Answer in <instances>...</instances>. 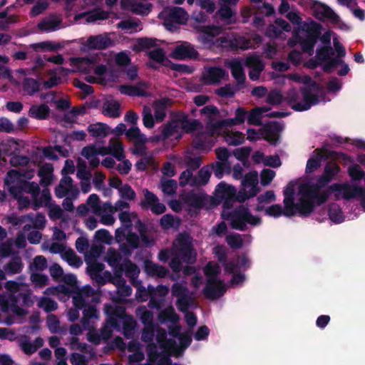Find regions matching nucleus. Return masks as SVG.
Here are the masks:
<instances>
[{"label":"nucleus","instance_id":"f257e3e1","mask_svg":"<svg viewBox=\"0 0 365 365\" xmlns=\"http://www.w3.org/2000/svg\"><path fill=\"white\" fill-rule=\"evenodd\" d=\"M309 185H310L307 182L299 186L301 197L297 202L296 214L304 217H309L314 211L315 202L317 205H322L327 202V195L324 193V190L322 192L317 190L315 194H311L309 192Z\"/></svg>","mask_w":365,"mask_h":365},{"label":"nucleus","instance_id":"f03ea898","mask_svg":"<svg viewBox=\"0 0 365 365\" xmlns=\"http://www.w3.org/2000/svg\"><path fill=\"white\" fill-rule=\"evenodd\" d=\"M302 82L304 85L300 88L303 103H295L292 106V109L298 112L307 110L312 106L317 105L319 103L318 93L322 90V86L313 81L309 76H305Z\"/></svg>","mask_w":365,"mask_h":365},{"label":"nucleus","instance_id":"7ed1b4c3","mask_svg":"<svg viewBox=\"0 0 365 365\" xmlns=\"http://www.w3.org/2000/svg\"><path fill=\"white\" fill-rule=\"evenodd\" d=\"M227 219L230 221L232 229L242 232L247 230V224L257 226L262 223V219L258 216L253 215L249 208L243 205L236 207L228 214Z\"/></svg>","mask_w":365,"mask_h":365},{"label":"nucleus","instance_id":"20e7f679","mask_svg":"<svg viewBox=\"0 0 365 365\" xmlns=\"http://www.w3.org/2000/svg\"><path fill=\"white\" fill-rule=\"evenodd\" d=\"M324 193L327 195V200L329 196L334 193L335 200H339L341 197L345 200H350L356 197H361L365 195V189L362 187L348 183H334L327 189H324Z\"/></svg>","mask_w":365,"mask_h":365},{"label":"nucleus","instance_id":"39448f33","mask_svg":"<svg viewBox=\"0 0 365 365\" xmlns=\"http://www.w3.org/2000/svg\"><path fill=\"white\" fill-rule=\"evenodd\" d=\"M340 166L333 161L326 163L324 167L323 173L317 178V182H308L309 192L311 194H315L317 190L322 192V189L328 187L329 184L340 173Z\"/></svg>","mask_w":365,"mask_h":365},{"label":"nucleus","instance_id":"423d86ee","mask_svg":"<svg viewBox=\"0 0 365 365\" xmlns=\"http://www.w3.org/2000/svg\"><path fill=\"white\" fill-rule=\"evenodd\" d=\"M314 155L310 157L306 165L305 172L310 174L318 170L322 165V160H327L331 158L341 157L342 159L346 160L347 155L343 153H338L336 151L329 150L326 147L323 146L321 149H316L314 151Z\"/></svg>","mask_w":365,"mask_h":365},{"label":"nucleus","instance_id":"0eeeda50","mask_svg":"<svg viewBox=\"0 0 365 365\" xmlns=\"http://www.w3.org/2000/svg\"><path fill=\"white\" fill-rule=\"evenodd\" d=\"M237 190L232 185H228L225 182H220L215 187V197L220 202H222L225 209H231L235 202V194Z\"/></svg>","mask_w":365,"mask_h":365},{"label":"nucleus","instance_id":"6e6552de","mask_svg":"<svg viewBox=\"0 0 365 365\" xmlns=\"http://www.w3.org/2000/svg\"><path fill=\"white\" fill-rule=\"evenodd\" d=\"M164 25L168 31L176 29L177 24H183L187 20V14L180 7H173L164 12Z\"/></svg>","mask_w":365,"mask_h":365},{"label":"nucleus","instance_id":"1a4fd4ad","mask_svg":"<svg viewBox=\"0 0 365 365\" xmlns=\"http://www.w3.org/2000/svg\"><path fill=\"white\" fill-rule=\"evenodd\" d=\"M309 6L317 19L324 21L327 19L333 24L339 22V16L327 4L317 0H310Z\"/></svg>","mask_w":365,"mask_h":365},{"label":"nucleus","instance_id":"9d476101","mask_svg":"<svg viewBox=\"0 0 365 365\" xmlns=\"http://www.w3.org/2000/svg\"><path fill=\"white\" fill-rule=\"evenodd\" d=\"M178 246L176 255L184 262L192 264L196 262V253L190 241L189 236L181 235L178 238Z\"/></svg>","mask_w":365,"mask_h":365},{"label":"nucleus","instance_id":"9b49d317","mask_svg":"<svg viewBox=\"0 0 365 365\" xmlns=\"http://www.w3.org/2000/svg\"><path fill=\"white\" fill-rule=\"evenodd\" d=\"M226 292L224 281L217 279H207L206 285L202 289L204 297L210 300H215L221 297Z\"/></svg>","mask_w":365,"mask_h":365},{"label":"nucleus","instance_id":"f8f14e48","mask_svg":"<svg viewBox=\"0 0 365 365\" xmlns=\"http://www.w3.org/2000/svg\"><path fill=\"white\" fill-rule=\"evenodd\" d=\"M227 76V72L220 66H209L205 68V71L201 76V81L203 84L217 85L219 84L222 79Z\"/></svg>","mask_w":365,"mask_h":365},{"label":"nucleus","instance_id":"ddd939ff","mask_svg":"<svg viewBox=\"0 0 365 365\" xmlns=\"http://www.w3.org/2000/svg\"><path fill=\"white\" fill-rule=\"evenodd\" d=\"M181 200L187 206L199 210L203 208L208 202L207 195L205 192L194 190L182 194Z\"/></svg>","mask_w":365,"mask_h":365},{"label":"nucleus","instance_id":"4468645a","mask_svg":"<svg viewBox=\"0 0 365 365\" xmlns=\"http://www.w3.org/2000/svg\"><path fill=\"white\" fill-rule=\"evenodd\" d=\"M150 292H151V299L148 304L152 309H159L162 307L165 297L169 292V288L166 285L159 284L156 287L149 284Z\"/></svg>","mask_w":365,"mask_h":365},{"label":"nucleus","instance_id":"2eb2a0df","mask_svg":"<svg viewBox=\"0 0 365 365\" xmlns=\"http://www.w3.org/2000/svg\"><path fill=\"white\" fill-rule=\"evenodd\" d=\"M105 313L108 317V322L115 329H118L121 321L128 315L125 308L123 306L105 305Z\"/></svg>","mask_w":365,"mask_h":365},{"label":"nucleus","instance_id":"dca6fc26","mask_svg":"<svg viewBox=\"0 0 365 365\" xmlns=\"http://www.w3.org/2000/svg\"><path fill=\"white\" fill-rule=\"evenodd\" d=\"M282 130L281 125L278 122L274 121L266 124L262 128L261 133L263 139L272 145H277L279 143V133Z\"/></svg>","mask_w":365,"mask_h":365},{"label":"nucleus","instance_id":"f3484780","mask_svg":"<svg viewBox=\"0 0 365 365\" xmlns=\"http://www.w3.org/2000/svg\"><path fill=\"white\" fill-rule=\"evenodd\" d=\"M171 56L178 60L195 59L198 56V53L190 43L185 42L175 47Z\"/></svg>","mask_w":365,"mask_h":365},{"label":"nucleus","instance_id":"a211bd4d","mask_svg":"<svg viewBox=\"0 0 365 365\" xmlns=\"http://www.w3.org/2000/svg\"><path fill=\"white\" fill-rule=\"evenodd\" d=\"M120 6L123 10H129L138 15L148 14L151 10L150 4H144L136 0H120Z\"/></svg>","mask_w":365,"mask_h":365},{"label":"nucleus","instance_id":"6ab92c4d","mask_svg":"<svg viewBox=\"0 0 365 365\" xmlns=\"http://www.w3.org/2000/svg\"><path fill=\"white\" fill-rule=\"evenodd\" d=\"M225 66L230 69L232 77L236 80L237 85L245 82L246 76L241 61L238 58H233L225 63Z\"/></svg>","mask_w":365,"mask_h":365},{"label":"nucleus","instance_id":"aec40b11","mask_svg":"<svg viewBox=\"0 0 365 365\" xmlns=\"http://www.w3.org/2000/svg\"><path fill=\"white\" fill-rule=\"evenodd\" d=\"M110 45V39L101 34L91 36L86 41V46L91 49H106Z\"/></svg>","mask_w":365,"mask_h":365},{"label":"nucleus","instance_id":"412c9836","mask_svg":"<svg viewBox=\"0 0 365 365\" xmlns=\"http://www.w3.org/2000/svg\"><path fill=\"white\" fill-rule=\"evenodd\" d=\"M23 268L24 264L19 255L12 256L9 262L4 266V270L7 275L19 274Z\"/></svg>","mask_w":365,"mask_h":365},{"label":"nucleus","instance_id":"4be33fe9","mask_svg":"<svg viewBox=\"0 0 365 365\" xmlns=\"http://www.w3.org/2000/svg\"><path fill=\"white\" fill-rule=\"evenodd\" d=\"M87 264H88L87 272L90 277L98 283L103 284L105 283V280L101 273L104 269V265L102 263L98 262L97 260L91 261V263Z\"/></svg>","mask_w":365,"mask_h":365},{"label":"nucleus","instance_id":"5701e85b","mask_svg":"<svg viewBox=\"0 0 365 365\" xmlns=\"http://www.w3.org/2000/svg\"><path fill=\"white\" fill-rule=\"evenodd\" d=\"M50 111L49 107L45 103L39 106L34 105L29 110V115L35 119L44 120L49 116Z\"/></svg>","mask_w":365,"mask_h":365},{"label":"nucleus","instance_id":"b1692460","mask_svg":"<svg viewBox=\"0 0 365 365\" xmlns=\"http://www.w3.org/2000/svg\"><path fill=\"white\" fill-rule=\"evenodd\" d=\"M83 16L86 17V21L88 23L95 22L98 20H105L108 18V14L106 11L101 10V9H96L93 11L90 12H84L81 14H76L75 16V19L78 20Z\"/></svg>","mask_w":365,"mask_h":365},{"label":"nucleus","instance_id":"393cba45","mask_svg":"<svg viewBox=\"0 0 365 365\" xmlns=\"http://www.w3.org/2000/svg\"><path fill=\"white\" fill-rule=\"evenodd\" d=\"M145 269L149 275L155 276L160 278L166 277L169 273V270L166 267L152 262H146Z\"/></svg>","mask_w":365,"mask_h":365},{"label":"nucleus","instance_id":"a878e982","mask_svg":"<svg viewBox=\"0 0 365 365\" xmlns=\"http://www.w3.org/2000/svg\"><path fill=\"white\" fill-rule=\"evenodd\" d=\"M108 153L118 160H123L125 158L123 143L118 139L110 140Z\"/></svg>","mask_w":365,"mask_h":365},{"label":"nucleus","instance_id":"bb28decb","mask_svg":"<svg viewBox=\"0 0 365 365\" xmlns=\"http://www.w3.org/2000/svg\"><path fill=\"white\" fill-rule=\"evenodd\" d=\"M120 103L116 101H107L103 104V113L110 118H118L120 115Z\"/></svg>","mask_w":365,"mask_h":365},{"label":"nucleus","instance_id":"cd10ccee","mask_svg":"<svg viewBox=\"0 0 365 365\" xmlns=\"http://www.w3.org/2000/svg\"><path fill=\"white\" fill-rule=\"evenodd\" d=\"M297 43L301 46L302 51L312 56L314 54V47L317 41L307 36L305 38L297 36Z\"/></svg>","mask_w":365,"mask_h":365},{"label":"nucleus","instance_id":"c85d7f7f","mask_svg":"<svg viewBox=\"0 0 365 365\" xmlns=\"http://www.w3.org/2000/svg\"><path fill=\"white\" fill-rule=\"evenodd\" d=\"M180 125H177L175 121L170 120L167 123L163 125L161 128V137H157L158 140H166L178 133L180 129Z\"/></svg>","mask_w":365,"mask_h":365},{"label":"nucleus","instance_id":"c756f323","mask_svg":"<svg viewBox=\"0 0 365 365\" xmlns=\"http://www.w3.org/2000/svg\"><path fill=\"white\" fill-rule=\"evenodd\" d=\"M182 125H181V128L186 133H192L194 131L199 130L202 129V124L197 119L190 120L188 119L187 115H182Z\"/></svg>","mask_w":365,"mask_h":365},{"label":"nucleus","instance_id":"7c9ffc66","mask_svg":"<svg viewBox=\"0 0 365 365\" xmlns=\"http://www.w3.org/2000/svg\"><path fill=\"white\" fill-rule=\"evenodd\" d=\"M217 14L227 24H235L237 21L236 13L227 5H221Z\"/></svg>","mask_w":365,"mask_h":365},{"label":"nucleus","instance_id":"2f4dec72","mask_svg":"<svg viewBox=\"0 0 365 365\" xmlns=\"http://www.w3.org/2000/svg\"><path fill=\"white\" fill-rule=\"evenodd\" d=\"M22 87L29 96H34L40 91L41 83L33 78H25L22 83Z\"/></svg>","mask_w":365,"mask_h":365},{"label":"nucleus","instance_id":"473e14b6","mask_svg":"<svg viewBox=\"0 0 365 365\" xmlns=\"http://www.w3.org/2000/svg\"><path fill=\"white\" fill-rule=\"evenodd\" d=\"M210 176V170L205 167L202 168L199 170L197 175L194 176L191 186L205 185L209 182Z\"/></svg>","mask_w":365,"mask_h":365},{"label":"nucleus","instance_id":"72a5a7b5","mask_svg":"<svg viewBox=\"0 0 365 365\" xmlns=\"http://www.w3.org/2000/svg\"><path fill=\"white\" fill-rule=\"evenodd\" d=\"M214 27L202 26L197 36L198 41L205 46H210L213 43L214 34L212 30Z\"/></svg>","mask_w":365,"mask_h":365},{"label":"nucleus","instance_id":"f704fd0d","mask_svg":"<svg viewBox=\"0 0 365 365\" xmlns=\"http://www.w3.org/2000/svg\"><path fill=\"white\" fill-rule=\"evenodd\" d=\"M108 127L106 124L103 123H98L96 124H91L88 126V132L93 137H106L108 133Z\"/></svg>","mask_w":365,"mask_h":365},{"label":"nucleus","instance_id":"c9c22d12","mask_svg":"<svg viewBox=\"0 0 365 365\" xmlns=\"http://www.w3.org/2000/svg\"><path fill=\"white\" fill-rule=\"evenodd\" d=\"M168 99L164 98L155 101L154 104V115L157 122H162L165 115V109L168 106Z\"/></svg>","mask_w":365,"mask_h":365},{"label":"nucleus","instance_id":"e433bc0d","mask_svg":"<svg viewBox=\"0 0 365 365\" xmlns=\"http://www.w3.org/2000/svg\"><path fill=\"white\" fill-rule=\"evenodd\" d=\"M328 215L329 219L336 224L342 222L344 220L341 209L336 203H331L329 205Z\"/></svg>","mask_w":365,"mask_h":365},{"label":"nucleus","instance_id":"4c0bfd02","mask_svg":"<svg viewBox=\"0 0 365 365\" xmlns=\"http://www.w3.org/2000/svg\"><path fill=\"white\" fill-rule=\"evenodd\" d=\"M51 200V195L48 188L43 189L40 197H36L33 202V209L37 210L43 205L47 206Z\"/></svg>","mask_w":365,"mask_h":365},{"label":"nucleus","instance_id":"58836bf2","mask_svg":"<svg viewBox=\"0 0 365 365\" xmlns=\"http://www.w3.org/2000/svg\"><path fill=\"white\" fill-rule=\"evenodd\" d=\"M123 332L125 338L130 337L136 326V322L133 317L127 315L122 321Z\"/></svg>","mask_w":365,"mask_h":365},{"label":"nucleus","instance_id":"ea45409f","mask_svg":"<svg viewBox=\"0 0 365 365\" xmlns=\"http://www.w3.org/2000/svg\"><path fill=\"white\" fill-rule=\"evenodd\" d=\"M245 64L247 67L257 71H263L264 68V64L261 57L255 53L249 55L245 58Z\"/></svg>","mask_w":365,"mask_h":365},{"label":"nucleus","instance_id":"a19ab883","mask_svg":"<svg viewBox=\"0 0 365 365\" xmlns=\"http://www.w3.org/2000/svg\"><path fill=\"white\" fill-rule=\"evenodd\" d=\"M235 117L226 119L228 126H233L241 125L244 123L245 118L247 116V112L242 107H238L235 113Z\"/></svg>","mask_w":365,"mask_h":365},{"label":"nucleus","instance_id":"79ce46f5","mask_svg":"<svg viewBox=\"0 0 365 365\" xmlns=\"http://www.w3.org/2000/svg\"><path fill=\"white\" fill-rule=\"evenodd\" d=\"M125 135L130 140H135L136 144L140 143L141 145H145L147 141L145 135L140 133V129L137 126H132L127 130Z\"/></svg>","mask_w":365,"mask_h":365},{"label":"nucleus","instance_id":"37998d69","mask_svg":"<svg viewBox=\"0 0 365 365\" xmlns=\"http://www.w3.org/2000/svg\"><path fill=\"white\" fill-rule=\"evenodd\" d=\"M334 54V51L331 46H319L316 50L315 58L322 63L326 62Z\"/></svg>","mask_w":365,"mask_h":365},{"label":"nucleus","instance_id":"c03bdc74","mask_svg":"<svg viewBox=\"0 0 365 365\" xmlns=\"http://www.w3.org/2000/svg\"><path fill=\"white\" fill-rule=\"evenodd\" d=\"M143 192L144 194V199L140 203L143 209L147 210L153 206V204L159 201L157 195L148 189H144Z\"/></svg>","mask_w":365,"mask_h":365},{"label":"nucleus","instance_id":"a18cd8bd","mask_svg":"<svg viewBox=\"0 0 365 365\" xmlns=\"http://www.w3.org/2000/svg\"><path fill=\"white\" fill-rule=\"evenodd\" d=\"M120 93L129 96H145V91L135 86L122 85L120 86Z\"/></svg>","mask_w":365,"mask_h":365},{"label":"nucleus","instance_id":"49530a36","mask_svg":"<svg viewBox=\"0 0 365 365\" xmlns=\"http://www.w3.org/2000/svg\"><path fill=\"white\" fill-rule=\"evenodd\" d=\"M138 315L144 326L155 324L153 321V312L148 310L145 307L138 309Z\"/></svg>","mask_w":365,"mask_h":365},{"label":"nucleus","instance_id":"de8ad7c7","mask_svg":"<svg viewBox=\"0 0 365 365\" xmlns=\"http://www.w3.org/2000/svg\"><path fill=\"white\" fill-rule=\"evenodd\" d=\"M284 205V215L285 217H292L296 215L297 202H294V197L285 196L283 200Z\"/></svg>","mask_w":365,"mask_h":365},{"label":"nucleus","instance_id":"09e8293b","mask_svg":"<svg viewBox=\"0 0 365 365\" xmlns=\"http://www.w3.org/2000/svg\"><path fill=\"white\" fill-rule=\"evenodd\" d=\"M63 257L68 263L69 265L78 268L83 264L82 259L78 257L73 250L66 251Z\"/></svg>","mask_w":365,"mask_h":365},{"label":"nucleus","instance_id":"8fccbe9b","mask_svg":"<svg viewBox=\"0 0 365 365\" xmlns=\"http://www.w3.org/2000/svg\"><path fill=\"white\" fill-rule=\"evenodd\" d=\"M121 259L122 256L120 252L113 248L108 249L106 256V261L110 266L113 267H120Z\"/></svg>","mask_w":365,"mask_h":365},{"label":"nucleus","instance_id":"3c124183","mask_svg":"<svg viewBox=\"0 0 365 365\" xmlns=\"http://www.w3.org/2000/svg\"><path fill=\"white\" fill-rule=\"evenodd\" d=\"M98 318V310L93 305H88L83 309L81 322L83 326L88 324L90 319Z\"/></svg>","mask_w":365,"mask_h":365},{"label":"nucleus","instance_id":"603ef678","mask_svg":"<svg viewBox=\"0 0 365 365\" xmlns=\"http://www.w3.org/2000/svg\"><path fill=\"white\" fill-rule=\"evenodd\" d=\"M220 272L221 269L220 265L213 262H209L204 268V274L207 279H217Z\"/></svg>","mask_w":365,"mask_h":365},{"label":"nucleus","instance_id":"864d4df0","mask_svg":"<svg viewBox=\"0 0 365 365\" xmlns=\"http://www.w3.org/2000/svg\"><path fill=\"white\" fill-rule=\"evenodd\" d=\"M195 299L188 294L184 297L177 299L176 306L181 312H186L190 307Z\"/></svg>","mask_w":365,"mask_h":365},{"label":"nucleus","instance_id":"5fc2aeb1","mask_svg":"<svg viewBox=\"0 0 365 365\" xmlns=\"http://www.w3.org/2000/svg\"><path fill=\"white\" fill-rule=\"evenodd\" d=\"M73 65L79 71L87 73L91 61L88 58H71Z\"/></svg>","mask_w":365,"mask_h":365},{"label":"nucleus","instance_id":"6e6d98bb","mask_svg":"<svg viewBox=\"0 0 365 365\" xmlns=\"http://www.w3.org/2000/svg\"><path fill=\"white\" fill-rule=\"evenodd\" d=\"M157 327V324L144 326L141 334V340L145 343H152Z\"/></svg>","mask_w":365,"mask_h":365},{"label":"nucleus","instance_id":"4d7b16f0","mask_svg":"<svg viewBox=\"0 0 365 365\" xmlns=\"http://www.w3.org/2000/svg\"><path fill=\"white\" fill-rule=\"evenodd\" d=\"M38 307L44 309L47 313L55 311L58 308V304L53 299L43 297L38 302Z\"/></svg>","mask_w":365,"mask_h":365},{"label":"nucleus","instance_id":"13d9d810","mask_svg":"<svg viewBox=\"0 0 365 365\" xmlns=\"http://www.w3.org/2000/svg\"><path fill=\"white\" fill-rule=\"evenodd\" d=\"M61 23V21L56 19L44 20L38 24V28L43 31H55L58 28Z\"/></svg>","mask_w":365,"mask_h":365},{"label":"nucleus","instance_id":"bf43d9fd","mask_svg":"<svg viewBox=\"0 0 365 365\" xmlns=\"http://www.w3.org/2000/svg\"><path fill=\"white\" fill-rule=\"evenodd\" d=\"M30 47L35 51L42 49L43 51H54L60 48L61 46L59 44H53L51 41H47L32 43L30 45Z\"/></svg>","mask_w":365,"mask_h":365},{"label":"nucleus","instance_id":"052dcab7","mask_svg":"<svg viewBox=\"0 0 365 365\" xmlns=\"http://www.w3.org/2000/svg\"><path fill=\"white\" fill-rule=\"evenodd\" d=\"M225 240L232 249H240L243 245L241 235L237 233L227 235Z\"/></svg>","mask_w":365,"mask_h":365},{"label":"nucleus","instance_id":"680f3d73","mask_svg":"<svg viewBox=\"0 0 365 365\" xmlns=\"http://www.w3.org/2000/svg\"><path fill=\"white\" fill-rule=\"evenodd\" d=\"M143 123L144 126L147 128H152L155 125V121L153 118V115L152 114V110L148 106H144L143 109Z\"/></svg>","mask_w":365,"mask_h":365},{"label":"nucleus","instance_id":"e2e57ef3","mask_svg":"<svg viewBox=\"0 0 365 365\" xmlns=\"http://www.w3.org/2000/svg\"><path fill=\"white\" fill-rule=\"evenodd\" d=\"M348 174L353 180L356 181L365 178V172L356 164L348 168Z\"/></svg>","mask_w":365,"mask_h":365},{"label":"nucleus","instance_id":"0e129e2a","mask_svg":"<svg viewBox=\"0 0 365 365\" xmlns=\"http://www.w3.org/2000/svg\"><path fill=\"white\" fill-rule=\"evenodd\" d=\"M118 192L122 199L129 201L133 200L136 197L135 192L128 184L123 185Z\"/></svg>","mask_w":365,"mask_h":365},{"label":"nucleus","instance_id":"69168bd1","mask_svg":"<svg viewBox=\"0 0 365 365\" xmlns=\"http://www.w3.org/2000/svg\"><path fill=\"white\" fill-rule=\"evenodd\" d=\"M162 191L168 195L175 193L178 184L177 181L173 179L166 180L161 182Z\"/></svg>","mask_w":365,"mask_h":365},{"label":"nucleus","instance_id":"338daca9","mask_svg":"<svg viewBox=\"0 0 365 365\" xmlns=\"http://www.w3.org/2000/svg\"><path fill=\"white\" fill-rule=\"evenodd\" d=\"M322 28L323 27L322 24L315 21H312L311 26L309 27L307 30V36L312 37L313 39L317 41L321 36Z\"/></svg>","mask_w":365,"mask_h":365},{"label":"nucleus","instance_id":"774afa93","mask_svg":"<svg viewBox=\"0 0 365 365\" xmlns=\"http://www.w3.org/2000/svg\"><path fill=\"white\" fill-rule=\"evenodd\" d=\"M156 46V39L148 37L140 38L137 39L136 47L139 51L150 48Z\"/></svg>","mask_w":365,"mask_h":365}]
</instances>
